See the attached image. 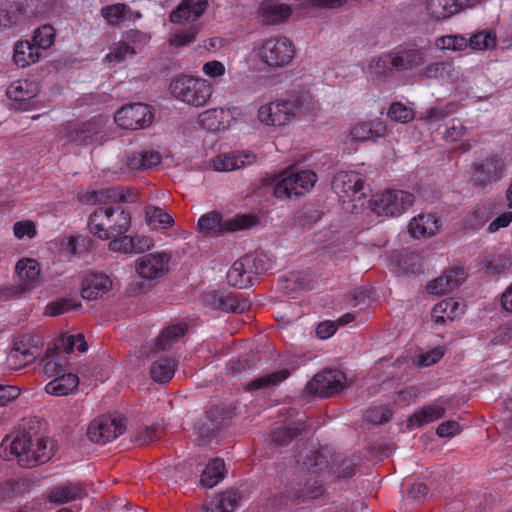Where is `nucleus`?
Listing matches in <instances>:
<instances>
[{"label":"nucleus","mask_w":512,"mask_h":512,"mask_svg":"<svg viewBox=\"0 0 512 512\" xmlns=\"http://www.w3.org/2000/svg\"><path fill=\"white\" fill-rule=\"evenodd\" d=\"M46 422L41 419L24 420L14 438L3 439L0 445V454L6 458L7 450L11 456L17 458L19 465L31 468L48 462L54 454L53 441L44 433Z\"/></svg>","instance_id":"1"},{"label":"nucleus","mask_w":512,"mask_h":512,"mask_svg":"<svg viewBox=\"0 0 512 512\" xmlns=\"http://www.w3.org/2000/svg\"><path fill=\"white\" fill-rule=\"evenodd\" d=\"M130 226V213L119 207H99L88 219L89 231L102 240L121 236Z\"/></svg>","instance_id":"2"},{"label":"nucleus","mask_w":512,"mask_h":512,"mask_svg":"<svg viewBox=\"0 0 512 512\" xmlns=\"http://www.w3.org/2000/svg\"><path fill=\"white\" fill-rule=\"evenodd\" d=\"M301 464L311 476H315L314 481H319V485L322 487V481L325 480L326 474L331 472L337 478L347 479L352 477L356 470V464L351 459L345 458L338 461V457L333 459V465L330 470H327V459L319 451H311Z\"/></svg>","instance_id":"3"},{"label":"nucleus","mask_w":512,"mask_h":512,"mask_svg":"<svg viewBox=\"0 0 512 512\" xmlns=\"http://www.w3.org/2000/svg\"><path fill=\"white\" fill-rule=\"evenodd\" d=\"M258 218L254 215H237L233 218L223 220L222 215L217 211L209 212L198 220V229L210 236H219L225 232H236L255 226Z\"/></svg>","instance_id":"4"},{"label":"nucleus","mask_w":512,"mask_h":512,"mask_svg":"<svg viewBox=\"0 0 512 512\" xmlns=\"http://www.w3.org/2000/svg\"><path fill=\"white\" fill-rule=\"evenodd\" d=\"M268 269L265 255L246 254L236 260L227 272L228 283L242 289L253 284L254 276L263 274Z\"/></svg>","instance_id":"5"},{"label":"nucleus","mask_w":512,"mask_h":512,"mask_svg":"<svg viewBox=\"0 0 512 512\" xmlns=\"http://www.w3.org/2000/svg\"><path fill=\"white\" fill-rule=\"evenodd\" d=\"M171 94L190 106L200 107L206 104L212 95L210 84L200 78L181 76L170 84Z\"/></svg>","instance_id":"6"},{"label":"nucleus","mask_w":512,"mask_h":512,"mask_svg":"<svg viewBox=\"0 0 512 512\" xmlns=\"http://www.w3.org/2000/svg\"><path fill=\"white\" fill-rule=\"evenodd\" d=\"M414 195L403 190H386L369 200L371 210L378 216L397 217L414 203Z\"/></svg>","instance_id":"7"},{"label":"nucleus","mask_w":512,"mask_h":512,"mask_svg":"<svg viewBox=\"0 0 512 512\" xmlns=\"http://www.w3.org/2000/svg\"><path fill=\"white\" fill-rule=\"evenodd\" d=\"M316 181L317 175L312 170L293 172L276 182L273 193L281 199L299 198L308 193Z\"/></svg>","instance_id":"8"},{"label":"nucleus","mask_w":512,"mask_h":512,"mask_svg":"<svg viewBox=\"0 0 512 512\" xmlns=\"http://www.w3.org/2000/svg\"><path fill=\"white\" fill-rule=\"evenodd\" d=\"M258 55L269 67L282 68L292 62L295 47L286 37L269 38L263 42Z\"/></svg>","instance_id":"9"},{"label":"nucleus","mask_w":512,"mask_h":512,"mask_svg":"<svg viewBox=\"0 0 512 512\" xmlns=\"http://www.w3.org/2000/svg\"><path fill=\"white\" fill-rule=\"evenodd\" d=\"M324 487L319 485V481L311 482V479L305 482L303 488L289 491L287 495L278 493L268 499L266 509L281 510L293 504L305 503L307 500L316 499L322 496Z\"/></svg>","instance_id":"10"},{"label":"nucleus","mask_w":512,"mask_h":512,"mask_svg":"<svg viewBox=\"0 0 512 512\" xmlns=\"http://www.w3.org/2000/svg\"><path fill=\"white\" fill-rule=\"evenodd\" d=\"M302 105L296 100H277L258 110L259 120L271 126H283L301 112Z\"/></svg>","instance_id":"11"},{"label":"nucleus","mask_w":512,"mask_h":512,"mask_svg":"<svg viewBox=\"0 0 512 512\" xmlns=\"http://www.w3.org/2000/svg\"><path fill=\"white\" fill-rule=\"evenodd\" d=\"M345 374L337 369H327L316 374L305 386V392L320 398L331 397L344 387Z\"/></svg>","instance_id":"12"},{"label":"nucleus","mask_w":512,"mask_h":512,"mask_svg":"<svg viewBox=\"0 0 512 512\" xmlns=\"http://www.w3.org/2000/svg\"><path fill=\"white\" fill-rule=\"evenodd\" d=\"M15 271L23 283L14 288H5L0 291V298L7 300L14 295L29 293L39 283L40 266L31 258H24L17 262Z\"/></svg>","instance_id":"13"},{"label":"nucleus","mask_w":512,"mask_h":512,"mask_svg":"<svg viewBox=\"0 0 512 512\" xmlns=\"http://www.w3.org/2000/svg\"><path fill=\"white\" fill-rule=\"evenodd\" d=\"M151 107L144 103H132L121 107L115 114L116 124L123 129H144L153 121Z\"/></svg>","instance_id":"14"},{"label":"nucleus","mask_w":512,"mask_h":512,"mask_svg":"<svg viewBox=\"0 0 512 512\" xmlns=\"http://www.w3.org/2000/svg\"><path fill=\"white\" fill-rule=\"evenodd\" d=\"M505 162L499 155H492L473 164L470 181L473 186L484 188L498 181L504 172Z\"/></svg>","instance_id":"15"},{"label":"nucleus","mask_w":512,"mask_h":512,"mask_svg":"<svg viewBox=\"0 0 512 512\" xmlns=\"http://www.w3.org/2000/svg\"><path fill=\"white\" fill-rule=\"evenodd\" d=\"M204 306L228 313H243L251 303L240 293L209 291L202 297Z\"/></svg>","instance_id":"16"},{"label":"nucleus","mask_w":512,"mask_h":512,"mask_svg":"<svg viewBox=\"0 0 512 512\" xmlns=\"http://www.w3.org/2000/svg\"><path fill=\"white\" fill-rule=\"evenodd\" d=\"M125 429V424L121 419L101 416L89 424L87 437L94 443L106 444L122 435Z\"/></svg>","instance_id":"17"},{"label":"nucleus","mask_w":512,"mask_h":512,"mask_svg":"<svg viewBox=\"0 0 512 512\" xmlns=\"http://www.w3.org/2000/svg\"><path fill=\"white\" fill-rule=\"evenodd\" d=\"M332 189L340 197H348L353 202H359L366 197L364 180L354 171H340L332 180Z\"/></svg>","instance_id":"18"},{"label":"nucleus","mask_w":512,"mask_h":512,"mask_svg":"<svg viewBox=\"0 0 512 512\" xmlns=\"http://www.w3.org/2000/svg\"><path fill=\"white\" fill-rule=\"evenodd\" d=\"M102 128L101 119L93 117L85 122L67 124L64 126V133L69 142L86 145L99 140Z\"/></svg>","instance_id":"19"},{"label":"nucleus","mask_w":512,"mask_h":512,"mask_svg":"<svg viewBox=\"0 0 512 512\" xmlns=\"http://www.w3.org/2000/svg\"><path fill=\"white\" fill-rule=\"evenodd\" d=\"M170 257L166 253H150L136 262V270L144 279H156L168 272Z\"/></svg>","instance_id":"20"},{"label":"nucleus","mask_w":512,"mask_h":512,"mask_svg":"<svg viewBox=\"0 0 512 512\" xmlns=\"http://www.w3.org/2000/svg\"><path fill=\"white\" fill-rule=\"evenodd\" d=\"M483 0H427V11L437 20L448 19L454 14L480 4Z\"/></svg>","instance_id":"21"},{"label":"nucleus","mask_w":512,"mask_h":512,"mask_svg":"<svg viewBox=\"0 0 512 512\" xmlns=\"http://www.w3.org/2000/svg\"><path fill=\"white\" fill-rule=\"evenodd\" d=\"M124 163L131 171H144L161 163L162 156L158 151L149 148H140L126 152Z\"/></svg>","instance_id":"22"},{"label":"nucleus","mask_w":512,"mask_h":512,"mask_svg":"<svg viewBox=\"0 0 512 512\" xmlns=\"http://www.w3.org/2000/svg\"><path fill=\"white\" fill-rule=\"evenodd\" d=\"M466 278L465 272L461 268H450L445 270L444 273L438 278L430 281L426 289L429 294L442 295L451 292Z\"/></svg>","instance_id":"23"},{"label":"nucleus","mask_w":512,"mask_h":512,"mask_svg":"<svg viewBox=\"0 0 512 512\" xmlns=\"http://www.w3.org/2000/svg\"><path fill=\"white\" fill-rule=\"evenodd\" d=\"M112 288V281L103 273H88L82 280L81 296L86 300L102 297Z\"/></svg>","instance_id":"24"},{"label":"nucleus","mask_w":512,"mask_h":512,"mask_svg":"<svg viewBox=\"0 0 512 512\" xmlns=\"http://www.w3.org/2000/svg\"><path fill=\"white\" fill-rule=\"evenodd\" d=\"M439 219L433 213H421L412 218L408 225V231L413 238H428L439 231Z\"/></svg>","instance_id":"25"},{"label":"nucleus","mask_w":512,"mask_h":512,"mask_svg":"<svg viewBox=\"0 0 512 512\" xmlns=\"http://www.w3.org/2000/svg\"><path fill=\"white\" fill-rule=\"evenodd\" d=\"M207 7L208 0H183L170 13L169 19L173 23H182L189 20L196 21L204 14Z\"/></svg>","instance_id":"26"},{"label":"nucleus","mask_w":512,"mask_h":512,"mask_svg":"<svg viewBox=\"0 0 512 512\" xmlns=\"http://www.w3.org/2000/svg\"><path fill=\"white\" fill-rule=\"evenodd\" d=\"M290 5L280 3L277 0H264L259 7V14L263 21L270 25L286 22L292 15Z\"/></svg>","instance_id":"27"},{"label":"nucleus","mask_w":512,"mask_h":512,"mask_svg":"<svg viewBox=\"0 0 512 512\" xmlns=\"http://www.w3.org/2000/svg\"><path fill=\"white\" fill-rule=\"evenodd\" d=\"M59 0H16L10 3L12 9L18 13V21L21 17H36L53 9Z\"/></svg>","instance_id":"28"},{"label":"nucleus","mask_w":512,"mask_h":512,"mask_svg":"<svg viewBox=\"0 0 512 512\" xmlns=\"http://www.w3.org/2000/svg\"><path fill=\"white\" fill-rule=\"evenodd\" d=\"M85 494L84 489L78 483L67 482L51 488L46 495L48 502L62 505L77 499H80Z\"/></svg>","instance_id":"29"},{"label":"nucleus","mask_w":512,"mask_h":512,"mask_svg":"<svg viewBox=\"0 0 512 512\" xmlns=\"http://www.w3.org/2000/svg\"><path fill=\"white\" fill-rule=\"evenodd\" d=\"M188 331V325L184 322L169 324L164 327L154 340V346L157 350H168Z\"/></svg>","instance_id":"30"},{"label":"nucleus","mask_w":512,"mask_h":512,"mask_svg":"<svg viewBox=\"0 0 512 512\" xmlns=\"http://www.w3.org/2000/svg\"><path fill=\"white\" fill-rule=\"evenodd\" d=\"M255 155L251 153H224L213 159V166L217 171H232L253 163Z\"/></svg>","instance_id":"31"},{"label":"nucleus","mask_w":512,"mask_h":512,"mask_svg":"<svg viewBox=\"0 0 512 512\" xmlns=\"http://www.w3.org/2000/svg\"><path fill=\"white\" fill-rule=\"evenodd\" d=\"M225 418L222 408L213 407L207 410L205 418L199 420L196 426L199 436L201 438H209L220 429Z\"/></svg>","instance_id":"32"},{"label":"nucleus","mask_w":512,"mask_h":512,"mask_svg":"<svg viewBox=\"0 0 512 512\" xmlns=\"http://www.w3.org/2000/svg\"><path fill=\"white\" fill-rule=\"evenodd\" d=\"M396 71L413 69L424 63V54L419 49H404L391 52Z\"/></svg>","instance_id":"33"},{"label":"nucleus","mask_w":512,"mask_h":512,"mask_svg":"<svg viewBox=\"0 0 512 512\" xmlns=\"http://www.w3.org/2000/svg\"><path fill=\"white\" fill-rule=\"evenodd\" d=\"M386 125L380 120L362 122L356 125L351 133L353 137L360 141H376L385 135Z\"/></svg>","instance_id":"34"},{"label":"nucleus","mask_w":512,"mask_h":512,"mask_svg":"<svg viewBox=\"0 0 512 512\" xmlns=\"http://www.w3.org/2000/svg\"><path fill=\"white\" fill-rule=\"evenodd\" d=\"M79 384V378L76 374L66 373L51 380L45 386L48 394L55 396H66L72 393Z\"/></svg>","instance_id":"35"},{"label":"nucleus","mask_w":512,"mask_h":512,"mask_svg":"<svg viewBox=\"0 0 512 512\" xmlns=\"http://www.w3.org/2000/svg\"><path fill=\"white\" fill-rule=\"evenodd\" d=\"M305 429L304 422H293L287 426L275 429L270 434V441L274 447H284L290 444Z\"/></svg>","instance_id":"36"},{"label":"nucleus","mask_w":512,"mask_h":512,"mask_svg":"<svg viewBox=\"0 0 512 512\" xmlns=\"http://www.w3.org/2000/svg\"><path fill=\"white\" fill-rule=\"evenodd\" d=\"M176 361L172 357L160 358L154 361L150 367V376L153 381L161 384L168 383L174 376Z\"/></svg>","instance_id":"37"},{"label":"nucleus","mask_w":512,"mask_h":512,"mask_svg":"<svg viewBox=\"0 0 512 512\" xmlns=\"http://www.w3.org/2000/svg\"><path fill=\"white\" fill-rule=\"evenodd\" d=\"M39 49L28 41H21L15 44L13 60L17 66L25 68L40 58Z\"/></svg>","instance_id":"38"},{"label":"nucleus","mask_w":512,"mask_h":512,"mask_svg":"<svg viewBox=\"0 0 512 512\" xmlns=\"http://www.w3.org/2000/svg\"><path fill=\"white\" fill-rule=\"evenodd\" d=\"M225 462L221 458L212 459L203 470L200 483L207 488L214 487L219 481L225 477Z\"/></svg>","instance_id":"39"},{"label":"nucleus","mask_w":512,"mask_h":512,"mask_svg":"<svg viewBox=\"0 0 512 512\" xmlns=\"http://www.w3.org/2000/svg\"><path fill=\"white\" fill-rule=\"evenodd\" d=\"M75 346L80 353H84L88 350V344L82 333L57 338L52 348L49 350L48 355L53 356L56 350H62L66 354H70L74 351Z\"/></svg>","instance_id":"40"},{"label":"nucleus","mask_w":512,"mask_h":512,"mask_svg":"<svg viewBox=\"0 0 512 512\" xmlns=\"http://www.w3.org/2000/svg\"><path fill=\"white\" fill-rule=\"evenodd\" d=\"M244 498L243 491L237 488H230L219 493L213 502L219 512H233Z\"/></svg>","instance_id":"41"},{"label":"nucleus","mask_w":512,"mask_h":512,"mask_svg":"<svg viewBox=\"0 0 512 512\" xmlns=\"http://www.w3.org/2000/svg\"><path fill=\"white\" fill-rule=\"evenodd\" d=\"M445 414V408L438 405H428L415 412L409 419L412 427H421L440 419Z\"/></svg>","instance_id":"42"},{"label":"nucleus","mask_w":512,"mask_h":512,"mask_svg":"<svg viewBox=\"0 0 512 512\" xmlns=\"http://www.w3.org/2000/svg\"><path fill=\"white\" fill-rule=\"evenodd\" d=\"M290 376V370L287 368L271 372L250 381L247 389L250 391L270 388L278 385Z\"/></svg>","instance_id":"43"},{"label":"nucleus","mask_w":512,"mask_h":512,"mask_svg":"<svg viewBox=\"0 0 512 512\" xmlns=\"http://www.w3.org/2000/svg\"><path fill=\"white\" fill-rule=\"evenodd\" d=\"M146 222L152 229L167 228L174 224L172 216L159 207L146 208Z\"/></svg>","instance_id":"44"},{"label":"nucleus","mask_w":512,"mask_h":512,"mask_svg":"<svg viewBox=\"0 0 512 512\" xmlns=\"http://www.w3.org/2000/svg\"><path fill=\"white\" fill-rule=\"evenodd\" d=\"M322 216L321 211L314 206H306L297 211L293 217V224L304 229H310Z\"/></svg>","instance_id":"45"},{"label":"nucleus","mask_w":512,"mask_h":512,"mask_svg":"<svg viewBox=\"0 0 512 512\" xmlns=\"http://www.w3.org/2000/svg\"><path fill=\"white\" fill-rule=\"evenodd\" d=\"M55 38V30L54 28L49 25L45 24L41 27L37 28L34 31L32 41L33 44L40 50H46L48 49L54 42Z\"/></svg>","instance_id":"46"},{"label":"nucleus","mask_w":512,"mask_h":512,"mask_svg":"<svg viewBox=\"0 0 512 512\" xmlns=\"http://www.w3.org/2000/svg\"><path fill=\"white\" fill-rule=\"evenodd\" d=\"M81 307V302L69 298H61L51 302L47 306V311L51 316H59L71 310Z\"/></svg>","instance_id":"47"},{"label":"nucleus","mask_w":512,"mask_h":512,"mask_svg":"<svg viewBox=\"0 0 512 512\" xmlns=\"http://www.w3.org/2000/svg\"><path fill=\"white\" fill-rule=\"evenodd\" d=\"M436 46L441 49L460 51L469 46L468 40L460 35L442 36L436 40Z\"/></svg>","instance_id":"48"},{"label":"nucleus","mask_w":512,"mask_h":512,"mask_svg":"<svg viewBox=\"0 0 512 512\" xmlns=\"http://www.w3.org/2000/svg\"><path fill=\"white\" fill-rule=\"evenodd\" d=\"M125 4L117 3L105 6L101 9V15L111 25H118L120 22L125 21Z\"/></svg>","instance_id":"49"},{"label":"nucleus","mask_w":512,"mask_h":512,"mask_svg":"<svg viewBox=\"0 0 512 512\" xmlns=\"http://www.w3.org/2000/svg\"><path fill=\"white\" fill-rule=\"evenodd\" d=\"M469 46L475 50H486L496 45V37L491 32H479L468 40Z\"/></svg>","instance_id":"50"},{"label":"nucleus","mask_w":512,"mask_h":512,"mask_svg":"<svg viewBox=\"0 0 512 512\" xmlns=\"http://www.w3.org/2000/svg\"><path fill=\"white\" fill-rule=\"evenodd\" d=\"M434 311L445 314L446 318L450 321L463 313V309L460 307L459 302L455 301L453 298H447L437 303L434 306Z\"/></svg>","instance_id":"51"},{"label":"nucleus","mask_w":512,"mask_h":512,"mask_svg":"<svg viewBox=\"0 0 512 512\" xmlns=\"http://www.w3.org/2000/svg\"><path fill=\"white\" fill-rule=\"evenodd\" d=\"M89 201H92L94 203L101 202V201H111V202H125L126 196L122 194L119 190L116 188H107L102 189L100 191H94L90 194V197L88 199Z\"/></svg>","instance_id":"52"},{"label":"nucleus","mask_w":512,"mask_h":512,"mask_svg":"<svg viewBox=\"0 0 512 512\" xmlns=\"http://www.w3.org/2000/svg\"><path fill=\"white\" fill-rule=\"evenodd\" d=\"M387 115L391 120L401 123H406L414 117L412 109L406 107L400 102L392 103Z\"/></svg>","instance_id":"53"},{"label":"nucleus","mask_w":512,"mask_h":512,"mask_svg":"<svg viewBox=\"0 0 512 512\" xmlns=\"http://www.w3.org/2000/svg\"><path fill=\"white\" fill-rule=\"evenodd\" d=\"M52 347H48L42 361L44 362L43 365V372L47 377H53L55 375L60 374L63 371L62 365L56 361V358L58 355L62 352V350H56L52 355H48L49 350Z\"/></svg>","instance_id":"54"},{"label":"nucleus","mask_w":512,"mask_h":512,"mask_svg":"<svg viewBox=\"0 0 512 512\" xmlns=\"http://www.w3.org/2000/svg\"><path fill=\"white\" fill-rule=\"evenodd\" d=\"M512 261L505 255H498L484 262V269L490 274H500L510 268Z\"/></svg>","instance_id":"55"},{"label":"nucleus","mask_w":512,"mask_h":512,"mask_svg":"<svg viewBox=\"0 0 512 512\" xmlns=\"http://www.w3.org/2000/svg\"><path fill=\"white\" fill-rule=\"evenodd\" d=\"M371 68L376 75L390 76L394 71H396L391 52L381 55L374 64L371 65Z\"/></svg>","instance_id":"56"},{"label":"nucleus","mask_w":512,"mask_h":512,"mask_svg":"<svg viewBox=\"0 0 512 512\" xmlns=\"http://www.w3.org/2000/svg\"><path fill=\"white\" fill-rule=\"evenodd\" d=\"M365 416L370 423L384 424L390 421L392 413L383 406H375L368 409Z\"/></svg>","instance_id":"57"},{"label":"nucleus","mask_w":512,"mask_h":512,"mask_svg":"<svg viewBox=\"0 0 512 512\" xmlns=\"http://www.w3.org/2000/svg\"><path fill=\"white\" fill-rule=\"evenodd\" d=\"M21 395L20 387L0 383V407H6Z\"/></svg>","instance_id":"58"},{"label":"nucleus","mask_w":512,"mask_h":512,"mask_svg":"<svg viewBox=\"0 0 512 512\" xmlns=\"http://www.w3.org/2000/svg\"><path fill=\"white\" fill-rule=\"evenodd\" d=\"M109 248L115 252L133 253L134 244L133 237L127 235H121L118 237L110 238Z\"/></svg>","instance_id":"59"},{"label":"nucleus","mask_w":512,"mask_h":512,"mask_svg":"<svg viewBox=\"0 0 512 512\" xmlns=\"http://www.w3.org/2000/svg\"><path fill=\"white\" fill-rule=\"evenodd\" d=\"M199 29L196 25H192L187 29L177 32L173 39L172 44L175 46H184L195 40Z\"/></svg>","instance_id":"60"},{"label":"nucleus","mask_w":512,"mask_h":512,"mask_svg":"<svg viewBox=\"0 0 512 512\" xmlns=\"http://www.w3.org/2000/svg\"><path fill=\"white\" fill-rule=\"evenodd\" d=\"M19 489V483L10 479L0 483V504L14 499Z\"/></svg>","instance_id":"61"},{"label":"nucleus","mask_w":512,"mask_h":512,"mask_svg":"<svg viewBox=\"0 0 512 512\" xmlns=\"http://www.w3.org/2000/svg\"><path fill=\"white\" fill-rule=\"evenodd\" d=\"M18 22V13L15 12L10 3H5L0 8V29L9 28Z\"/></svg>","instance_id":"62"},{"label":"nucleus","mask_w":512,"mask_h":512,"mask_svg":"<svg viewBox=\"0 0 512 512\" xmlns=\"http://www.w3.org/2000/svg\"><path fill=\"white\" fill-rule=\"evenodd\" d=\"M461 431V426L457 421L450 420L442 422L436 429V434L441 438H450Z\"/></svg>","instance_id":"63"},{"label":"nucleus","mask_w":512,"mask_h":512,"mask_svg":"<svg viewBox=\"0 0 512 512\" xmlns=\"http://www.w3.org/2000/svg\"><path fill=\"white\" fill-rule=\"evenodd\" d=\"M14 235L18 239H22L27 236L33 238L36 235V227L32 221H19L14 224L13 227Z\"/></svg>","instance_id":"64"}]
</instances>
